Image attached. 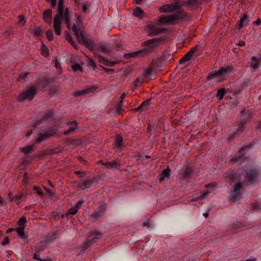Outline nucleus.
I'll use <instances>...</instances> for the list:
<instances>
[{
    "instance_id": "obj_58",
    "label": "nucleus",
    "mask_w": 261,
    "mask_h": 261,
    "mask_svg": "<svg viewBox=\"0 0 261 261\" xmlns=\"http://www.w3.org/2000/svg\"><path fill=\"white\" fill-rule=\"evenodd\" d=\"M261 23V20L260 19H257L256 21L253 22V24L254 25H259Z\"/></svg>"
},
{
    "instance_id": "obj_36",
    "label": "nucleus",
    "mask_w": 261,
    "mask_h": 261,
    "mask_svg": "<svg viewBox=\"0 0 261 261\" xmlns=\"http://www.w3.org/2000/svg\"><path fill=\"white\" fill-rule=\"evenodd\" d=\"M78 211V210L75 207H71L68 211L67 213V215H75Z\"/></svg>"
},
{
    "instance_id": "obj_33",
    "label": "nucleus",
    "mask_w": 261,
    "mask_h": 261,
    "mask_svg": "<svg viewBox=\"0 0 261 261\" xmlns=\"http://www.w3.org/2000/svg\"><path fill=\"white\" fill-rule=\"evenodd\" d=\"M54 33L53 30L49 29L47 31L46 33V36L47 39L49 41L53 40Z\"/></svg>"
},
{
    "instance_id": "obj_5",
    "label": "nucleus",
    "mask_w": 261,
    "mask_h": 261,
    "mask_svg": "<svg viewBox=\"0 0 261 261\" xmlns=\"http://www.w3.org/2000/svg\"><path fill=\"white\" fill-rule=\"evenodd\" d=\"M58 128L59 127L56 125L48 124L42 126L40 129L39 136L36 139V142L40 143L55 134Z\"/></svg>"
},
{
    "instance_id": "obj_1",
    "label": "nucleus",
    "mask_w": 261,
    "mask_h": 261,
    "mask_svg": "<svg viewBox=\"0 0 261 261\" xmlns=\"http://www.w3.org/2000/svg\"><path fill=\"white\" fill-rule=\"evenodd\" d=\"M72 13V11L69 8L64 7V0L59 1L57 14L55 16L53 21L55 33L57 35L61 34L62 20L64 21L68 29H72L79 42L83 43L90 50H93L95 46V43L91 40L87 38L84 35V32L81 30V27L83 25L82 17L80 15H76V24L73 23L72 25L70 18Z\"/></svg>"
},
{
    "instance_id": "obj_7",
    "label": "nucleus",
    "mask_w": 261,
    "mask_h": 261,
    "mask_svg": "<svg viewBox=\"0 0 261 261\" xmlns=\"http://www.w3.org/2000/svg\"><path fill=\"white\" fill-rule=\"evenodd\" d=\"M242 120L239 123L238 127L234 131L232 135L230 137V140H232L236 136L240 135L244 130V126L249 121L250 118L251 113L249 111L243 110L241 112Z\"/></svg>"
},
{
    "instance_id": "obj_29",
    "label": "nucleus",
    "mask_w": 261,
    "mask_h": 261,
    "mask_svg": "<svg viewBox=\"0 0 261 261\" xmlns=\"http://www.w3.org/2000/svg\"><path fill=\"white\" fill-rule=\"evenodd\" d=\"M192 173V169L190 167H187L184 173V178H187L190 177Z\"/></svg>"
},
{
    "instance_id": "obj_31",
    "label": "nucleus",
    "mask_w": 261,
    "mask_h": 261,
    "mask_svg": "<svg viewBox=\"0 0 261 261\" xmlns=\"http://www.w3.org/2000/svg\"><path fill=\"white\" fill-rule=\"evenodd\" d=\"M71 68L72 70L74 71H80L82 72L83 70L82 67L80 64L77 63L73 64L71 65Z\"/></svg>"
},
{
    "instance_id": "obj_17",
    "label": "nucleus",
    "mask_w": 261,
    "mask_h": 261,
    "mask_svg": "<svg viewBox=\"0 0 261 261\" xmlns=\"http://www.w3.org/2000/svg\"><path fill=\"white\" fill-rule=\"evenodd\" d=\"M225 75V71L221 67L217 71L210 72L207 75V80H212L217 77H223Z\"/></svg>"
},
{
    "instance_id": "obj_59",
    "label": "nucleus",
    "mask_w": 261,
    "mask_h": 261,
    "mask_svg": "<svg viewBox=\"0 0 261 261\" xmlns=\"http://www.w3.org/2000/svg\"><path fill=\"white\" fill-rule=\"evenodd\" d=\"M46 191L47 193L49 194L50 196H53L54 193L52 192V191L49 189H46Z\"/></svg>"
},
{
    "instance_id": "obj_54",
    "label": "nucleus",
    "mask_w": 261,
    "mask_h": 261,
    "mask_svg": "<svg viewBox=\"0 0 261 261\" xmlns=\"http://www.w3.org/2000/svg\"><path fill=\"white\" fill-rule=\"evenodd\" d=\"M150 99H146L143 102V105H144V106H148V105H150Z\"/></svg>"
},
{
    "instance_id": "obj_48",
    "label": "nucleus",
    "mask_w": 261,
    "mask_h": 261,
    "mask_svg": "<svg viewBox=\"0 0 261 261\" xmlns=\"http://www.w3.org/2000/svg\"><path fill=\"white\" fill-rule=\"evenodd\" d=\"M9 243V239L8 237H5L3 241L2 242V245L3 246L6 245Z\"/></svg>"
},
{
    "instance_id": "obj_27",
    "label": "nucleus",
    "mask_w": 261,
    "mask_h": 261,
    "mask_svg": "<svg viewBox=\"0 0 261 261\" xmlns=\"http://www.w3.org/2000/svg\"><path fill=\"white\" fill-rule=\"evenodd\" d=\"M226 93L225 89L224 88H221L218 90L216 96L219 100H222Z\"/></svg>"
},
{
    "instance_id": "obj_49",
    "label": "nucleus",
    "mask_w": 261,
    "mask_h": 261,
    "mask_svg": "<svg viewBox=\"0 0 261 261\" xmlns=\"http://www.w3.org/2000/svg\"><path fill=\"white\" fill-rule=\"evenodd\" d=\"M116 111L117 113L120 114L123 111V109L120 106H116Z\"/></svg>"
},
{
    "instance_id": "obj_22",
    "label": "nucleus",
    "mask_w": 261,
    "mask_h": 261,
    "mask_svg": "<svg viewBox=\"0 0 261 261\" xmlns=\"http://www.w3.org/2000/svg\"><path fill=\"white\" fill-rule=\"evenodd\" d=\"M249 21V17L247 15H244L237 23L238 29H241L244 26L247 25V23Z\"/></svg>"
},
{
    "instance_id": "obj_56",
    "label": "nucleus",
    "mask_w": 261,
    "mask_h": 261,
    "mask_svg": "<svg viewBox=\"0 0 261 261\" xmlns=\"http://www.w3.org/2000/svg\"><path fill=\"white\" fill-rule=\"evenodd\" d=\"M104 70L107 72H108L109 74H112V73H114V70L112 69H108V68H105Z\"/></svg>"
},
{
    "instance_id": "obj_39",
    "label": "nucleus",
    "mask_w": 261,
    "mask_h": 261,
    "mask_svg": "<svg viewBox=\"0 0 261 261\" xmlns=\"http://www.w3.org/2000/svg\"><path fill=\"white\" fill-rule=\"evenodd\" d=\"M42 50L43 56L45 57H47L49 55L48 50L47 48L45 46L43 45L42 46Z\"/></svg>"
},
{
    "instance_id": "obj_53",
    "label": "nucleus",
    "mask_w": 261,
    "mask_h": 261,
    "mask_svg": "<svg viewBox=\"0 0 261 261\" xmlns=\"http://www.w3.org/2000/svg\"><path fill=\"white\" fill-rule=\"evenodd\" d=\"M78 160L81 162L82 163H83V164L84 165H86V163H87V161L84 159H83L82 156H79L77 158Z\"/></svg>"
},
{
    "instance_id": "obj_8",
    "label": "nucleus",
    "mask_w": 261,
    "mask_h": 261,
    "mask_svg": "<svg viewBox=\"0 0 261 261\" xmlns=\"http://www.w3.org/2000/svg\"><path fill=\"white\" fill-rule=\"evenodd\" d=\"M101 178V177L100 175L94 177L93 178H91L90 176H86L85 178L80 179L77 184L78 187L83 190H85L95 187Z\"/></svg>"
},
{
    "instance_id": "obj_12",
    "label": "nucleus",
    "mask_w": 261,
    "mask_h": 261,
    "mask_svg": "<svg viewBox=\"0 0 261 261\" xmlns=\"http://www.w3.org/2000/svg\"><path fill=\"white\" fill-rule=\"evenodd\" d=\"M195 52V47H193L186 53L179 61V64H186L190 61H194V54Z\"/></svg>"
},
{
    "instance_id": "obj_9",
    "label": "nucleus",
    "mask_w": 261,
    "mask_h": 261,
    "mask_svg": "<svg viewBox=\"0 0 261 261\" xmlns=\"http://www.w3.org/2000/svg\"><path fill=\"white\" fill-rule=\"evenodd\" d=\"M37 93V89L35 86L28 87L25 90L19 94L18 100L23 101L24 100H32Z\"/></svg>"
},
{
    "instance_id": "obj_46",
    "label": "nucleus",
    "mask_w": 261,
    "mask_h": 261,
    "mask_svg": "<svg viewBox=\"0 0 261 261\" xmlns=\"http://www.w3.org/2000/svg\"><path fill=\"white\" fill-rule=\"evenodd\" d=\"M66 39L71 45H74V42L72 37L69 35L66 36Z\"/></svg>"
},
{
    "instance_id": "obj_10",
    "label": "nucleus",
    "mask_w": 261,
    "mask_h": 261,
    "mask_svg": "<svg viewBox=\"0 0 261 261\" xmlns=\"http://www.w3.org/2000/svg\"><path fill=\"white\" fill-rule=\"evenodd\" d=\"M101 232L94 230L87 238L86 242L83 246V250H86L93 243L96 242L101 237Z\"/></svg>"
},
{
    "instance_id": "obj_40",
    "label": "nucleus",
    "mask_w": 261,
    "mask_h": 261,
    "mask_svg": "<svg viewBox=\"0 0 261 261\" xmlns=\"http://www.w3.org/2000/svg\"><path fill=\"white\" fill-rule=\"evenodd\" d=\"M97 59L100 63H102L104 65H105V64L107 63V62L108 61V60L105 59V57H103V56H100V55H99L97 57Z\"/></svg>"
},
{
    "instance_id": "obj_19",
    "label": "nucleus",
    "mask_w": 261,
    "mask_h": 261,
    "mask_svg": "<svg viewBox=\"0 0 261 261\" xmlns=\"http://www.w3.org/2000/svg\"><path fill=\"white\" fill-rule=\"evenodd\" d=\"M171 172V170L169 168V167H167L166 169H164L159 176L160 182H162L166 179H169L170 177Z\"/></svg>"
},
{
    "instance_id": "obj_2",
    "label": "nucleus",
    "mask_w": 261,
    "mask_h": 261,
    "mask_svg": "<svg viewBox=\"0 0 261 261\" xmlns=\"http://www.w3.org/2000/svg\"><path fill=\"white\" fill-rule=\"evenodd\" d=\"M182 5H184L192 10L196 8L199 4V0H186L182 2ZM181 5L178 2L164 5L160 8L161 12L168 13L175 10H177L175 14L169 15L162 16L156 20L155 24H149L146 26V31L149 36H155L162 33L164 29L157 27L156 25L163 24L168 25L174 24L176 21L181 17V12L179 10Z\"/></svg>"
},
{
    "instance_id": "obj_52",
    "label": "nucleus",
    "mask_w": 261,
    "mask_h": 261,
    "mask_svg": "<svg viewBox=\"0 0 261 261\" xmlns=\"http://www.w3.org/2000/svg\"><path fill=\"white\" fill-rule=\"evenodd\" d=\"M194 47H195V52L194 54V59H195L196 57L200 55V52L197 50V46H195Z\"/></svg>"
},
{
    "instance_id": "obj_61",
    "label": "nucleus",
    "mask_w": 261,
    "mask_h": 261,
    "mask_svg": "<svg viewBox=\"0 0 261 261\" xmlns=\"http://www.w3.org/2000/svg\"><path fill=\"white\" fill-rule=\"evenodd\" d=\"M90 65L94 69H95L96 67L95 63H94L92 61H91Z\"/></svg>"
},
{
    "instance_id": "obj_25",
    "label": "nucleus",
    "mask_w": 261,
    "mask_h": 261,
    "mask_svg": "<svg viewBox=\"0 0 261 261\" xmlns=\"http://www.w3.org/2000/svg\"><path fill=\"white\" fill-rule=\"evenodd\" d=\"M20 151L25 154H29L33 152L35 150V145L32 144L28 145L24 147H21L20 149Z\"/></svg>"
},
{
    "instance_id": "obj_3",
    "label": "nucleus",
    "mask_w": 261,
    "mask_h": 261,
    "mask_svg": "<svg viewBox=\"0 0 261 261\" xmlns=\"http://www.w3.org/2000/svg\"><path fill=\"white\" fill-rule=\"evenodd\" d=\"M240 176L239 174L232 172L227 177L226 180L231 182H234L235 184L230 193L229 198L234 200L240 197L242 194L241 190L243 188V185L240 181Z\"/></svg>"
},
{
    "instance_id": "obj_41",
    "label": "nucleus",
    "mask_w": 261,
    "mask_h": 261,
    "mask_svg": "<svg viewBox=\"0 0 261 261\" xmlns=\"http://www.w3.org/2000/svg\"><path fill=\"white\" fill-rule=\"evenodd\" d=\"M74 174L76 175L79 176V178H82L84 177L85 172L84 171H74Z\"/></svg>"
},
{
    "instance_id": "obj_16",
    "label": "nucleus",
    "mask_w": 261,
    "mask_h": 261,
    "mask_svg": "<svg viewBox=\"0 0 261 261\" xmlns=\"http://www.w3.org/2000/svg\"><path fill=\"white\" fill-rule=\"evenodd\" d=\"M96 89L97 88L95 86H88L84 89L75 92L73 95L76 97L85 95L87 94L93 93L96 91Z\"/></svg>"
},
{
    "instance_id": "obj_43",
    "label": "nucleus",
    "mask_w": 261,
    "mask_h": 261,
    "mask_svg": "<svg viewBox=\"0 0 261 261\" xmlns=\"http://www.w3.org/2000/svg\"><path fill=\"white\" fill-rule=\"evenodd\" d=\"M33 258L36 259L40 261L41 258L40 257V251H37L34 254Z\"/></svg>"
},
{
    "instance_id": "obj_32",
    "label": "nucleus",
    "mask_w": 261,
    "mask_h": 261,
    "mask_svg": "<svg viewBox=\"0 0 261 261\" xmlns=\"http://www.w3.org/2000/svg\"><path fill=\"white\" fill-rule=\"evenodd\" d=\"M54 117V113L53 112H49L43 117V120L48 121Z\"/></svg>"
},
{
    "instance_id": "obj_23",
    "label": "nucleus",
    "mask_w": 261,
    "mask_h": 261,
    "mask_svg": "<svg viewBox=\"0 0 261 261\" xmlns=\"http://www.w3.org/2000/svg\"><path fill=\"white\" fill-rule=\"evenodd\" d=\"M250 65V67L254 69H258L260 67V63L257 57L253 56L251 58Z\"/></svg>"
},
{
    "instance_id": "obj_37",
    "label": "nucleus",
    "mask_w": 261,
    "mask_h": 261,
    "mask_svg": "<svg viewBox=\"0 0 261 261\" xmlns=\"http://www.w3.org/2000/svg\"><path fill=\"white\" fill-rule=\"evenodd\" d=\"M28 73H21L18 78V80L20 82H22L25 79Z\"/></svg>"
},
{
    "instance_id": "obj_14",
    "label": "nucleus",
    "mask_w": 261,
    "mask_h": 261,
    "mask_svg": "<svg viewBox=\"0 0 261 261\" xmlns=\"http://www.w3.org/2000/svg\"><path fill=\"white\" fill-rule=\"evenodd\" d=\"M252 145H247L241 148L240 150V154L233 159V161L238 164H240L244 161L245 157L244 156V151L247 149L251 148Z\"/></svg>"
},
{
    "instance_id": "obj_4",
    "label": "nucleus",
    "mask_w": 261,
    "mask_h": 261,
    "mask_svg": "<svg viewBox=\"0 0 261 261\" xmlns=\"http://www.w3.org/2000/svg\"><path fill=\"white\" fill-rule=\"evenodd\" d=\"M164 42V39L162 37L154 38L147 40L142 42L144 48L141 50L136 53L139 57H143L147 54H151L155 51V48L162 43Z\"/></svg>"
},
{
    "instance_id": "obj_30",
    "label": "nucleus",
    "mask_w": 261,
    "mask_h": 261,
    "mask_svg": "<svg viewBox=\"0 0 261 261\" xmlns=\"http://www.w3.org/2000/svg\"><path fill=\"white\" fill-rule=\"evenodd\" d=\"M147 132L150 134V136L153 135L155 133V127L153 124L151 123L148 124Z\"/></svg>"
},
{
    "instance_id": "obj_42",
    "label": "nucleus",
    "mask_w": 261,
    "mask_h": 261,
    "mask_svg": "<svg viewBox=\"0 0 261 261\" xmlns=\"http://www.w3.org/2000/svg\"><path fill=\"white\" fill-rule=\"evenodd\" d=\"M18 19H19V23L21 25H24L26 23V21H25V20L24 17L22 15H19L18 16Z\"/></svg>"
},
{
    "instance_id": "obj_6",
    "label": "nucleus",
    "mask_w": 261,
    "mask_h": 261,
    "mask_svg": "<svg viewBox=\"0 0 261 261\" xmlns=\"http://www.w3.org/2000/svg\"><path fill=\"white\" fill-rule=\"evenodd\" d=\"M259 170L256 167L247 168L244 170L245 175V184L247 186H252L257 182Z\"/></svg>"
},
{
    "instance_id": "obj_15",
    "label": "nucleus",
    "mask_w": 261,
    "mask_h": 261,
    "mask_svg": "<svg viewBox=\"0 0 261 261\" xmlns=\"http://www.w3.org/2000/svg\"><path fill=\"white\" fill-rule=\"evenodd\" d=\"M206 189L205 191L203 192L199 196H197L196 197H194L192 199V202L200 201L202 199H205L207 195L211 193L212 191V189L213 187L211 185H207L206 186Z\"/></svg>"
},
{
    "instance_id": "obj_21",
    "label": "nucleus",
    "mask_w": 261,
    "mask_h": 261,
    "mask_svg": "<svg viewBox=\"0 0 261 261\" xmlns=\"http://www.w3.org/2000/svg\"><path fill=\"white\" fill-rule=\"evenodd\" d=\"M67 125L69 126L68 129L64 132V135L67 136L70 133L74 132L77 128V122L76 121H69Z\"/></svg>"
},
{
    "instance_id": "obj_20",
    "label": "nucleus",
    "mask_w": 261,
    "mask_h": 261,
    "mask_svg": "<svg viewBox=\"0 0 261 261\" xmlns=\"http://www.w3.org/2000/svg\"><path fill=\"white\" fill-rule=\"evenodd\" d=\"M13 231H16L20 238L22 239H25L28 238V235L25 234L24 231H23V228L20 227H17L15 228H9L7 230V232L10 233Z\"/></svg>"
},
{
    "instance_id": "obj_11",
    "label": "nucleus",
    "mask_w": 261,
    "mask_h": 261,
    "mask_svg": "<svg viewBox=\"0 0 261 261\" xmlns=\"http://www.w3.org/2000/svg\"><path fill=\"white\" fill-rule=\"evenodd\" d=\"M106 210V205L105 204L99 205L97 210L90 214L91 220L93 222L95 221L103 215Z\"/></svg>"
},
{
    "instance_id": "obj_57",
    "label": "nucleus",
    "mask_w": 261,
    "mask_h": 261,
    "mask_svg": "<svg viewBox=\"0 0 261 261\" xmlns=\"http://www.w3.org/2000/svg\"><path fill=\"white\" fill-rule=\"evenodd\" d=\"M82 7L84 12H86L87 10V7L85 3L82 4Z\"/></svg>"
},
{
    "instance_id": "obj_62",
    "label": "nucleus",
    "mask_w": 261,
    "mask_h": 261,
    "mask_svg": "<svg viewBox=\"0 0 261 261\" xmlns=\"http://www.w3.org/2000/svg\"><path fill=\"white\" fill-rule=\"evenodd\" d=\"M253 207L254 208V209H258V208H260L259 207V205L258 203H254L253 204Z\"/></svg>"
},
{
    "instance_id": "obj_24",
    "label": "nucleus",
    "mask_w": 261,
    "mask_h": 261,
    "mask_svg": "<svg viewBox=\"0 0 261 261\" xmlns=\"http://www.w3.org/2000/svg\"><path fill=\"white\" fill-rule=\"evenodd\" d=\"M104 166L108 169H119L120 165L116 161H113L112 162H107L105 163Z\"/></svg>"
},
{
    "instance_id": "obj_34",
    "label": "nucleus",
    "mask_w": 261,
    "mask_h": 261,
    "mask_svg": "<svg viewBox=\"0 0 261 261\" xmlns=\"http://www.w3.org/2000/svg\"><path fill=\"white\" fill-rule=\"evenodd\" d=\"M222 68L224 70L225 75L229 74L233 70L232 66L230 65H228L225 67H222Z\"/></svg>"
},
{
    "instance_id": "obj_26",
    "label": "nucleus",
    "mask_w": 261,
    "mask_h": 261,
    "mask_svg": "<svg viewBox=\"0 0 261 261\" xmlns=\"http://www.w3.org/2000/svg\"><path fill=\"white\" fill-rule=\"evenodd\" d=\"M133 15L139 18L142 19L144 15V11L139 7H137L134 11Z\"/></svg>"
},
{
    "instance_id": "obj_18",
    "label": "nucleus",
    "mask_w": 261,
    "mask_h": 261,
    "mask_svg": "<svg viewBox=\"0 0 261 261\" xmlns=\"http://www.w3.org/2000/svg\"><path fill=\"white\" fill-rule=\"evenodd\" d=\"M43 18L44 22L49 25L53 22L52 10L50 9H46L43 12Z\"/></svg>"
},
{
    "instance_id": "obj_63",
    "label": "nucleus",
    "mask_w": 261,
    "mask_h": 261,
    "mask_svg": "<svg viewBox=\"0 0 261 261\" xmlns=\"http://www.w3.org/2000/svg\"><path fill=\"white\" fill-rule=\"evenodd\" d=\"M5 203L3 199L0 197V205H4Z\"/></svg>"
},
{
    "instance_id": "obj_45",
    "label": "nucleus",
    "mask_w": 261,
    "mask_h": 261,
    "mask_svg": "<svg viewBox=\"0 0 261 261\" xmlns=\"http://www.w3.org/2000/svg\"><path fill=\"white\" fill-rule=\"evenodd\" d=\"M100 49L104 53H108L111 51V48L109 46H108V49L104 46H101Z\"/></svg>"
},
{
    "instance_id": "obj_64",
    "label": "nucleus",
    "mask_w": 261,
    "mask_h": 261,
    "mask_svg": "<svg viewBox=\"0 0 261 261\" xmlns=\"http://www.w3.org/2000/svg\"><path fill=\"white\" fill-rule=\"evenodd\" d=\"M239 46H244L245 45V42L244 41H240L239 43Z\"/></svg>"
},
{
    "instance_id": "obj_28",
    "label": "nucleus",
    "mask_w": 261,
    "mask_h": 261,
    "mask_svg": "<svg viewBox=\"0 0 261 261\" xmlns=\"http://www.w3.org/2000/svg\"><path fill=\"white\" fill-rule=\"evenodd\" d=\"M27 220L24 217L20 218L18 221V227H22L23 228V231H24V228L25 227V224L27 223Z\"/></svg>"
},
{
    "instance_id": "obj_13",
    "label": "nucleus",
    "mask_w": 261,
    "mask_h": 261,
    "mask_svg": "<svg viewBox=\"0 0 261 261\" xmlns=\"http://www.w3.org/2000/svg\"><path fill=\"white\" fill-rule=\"evenodd\" d=\"M124 147L123 139L120 134L116 135L113 143V148L115 150L121 151Z\"/></svg>"
},
{
    "instance_id": "obj_35",
    "label": "nucleus",
    "mask_w": 261,
    "mask_h": 261,
    "mask_svg": "<svg viewBox=\"0 0 261 261\" xmlns=\"http://www.w3.org/2000/svg\"><path fill=\"white\" fill-rule=\"evenodd\" d=\"M33 189L40 196L43 197L44 196V193L40 187L37 186H34Z\"/></svg>"
},
{
    "instance_id": "obj_50",
    "label": "nucleus",
    "mask_w": 261,
    "mask_h": 261,
    "mask_svg": "<svg viewBox=\"0 0 261 261\" xmlns=\"http://www.w3.org/2000/svg\"><path fill=\"white\" fill-rule=\"evenodd\" d=\"M8 197L10 201L12 202L14 200V197H13L12 193L10 192L8 194Z\"/></svg>"
},
{
    "instance_id": "obj_38",
    "label": "nucleus",
    "mask_w": 261,
    "mask_h": 261,
    "mask_svg": "<svg viewBox=\"0 0 261 261\" xmlns=\"http://www.w3.org/2000/svg\"><path fill=\"white\" fill-rule=\"evenodd\" d=\"M41 33H42V30L39 27L36 28L34 31V36H39L41 35Z\"/></svg>"
},
{
    "instance_id": "obj_47",
    "label": "nucleus",
    "mask_w": 261,
    "mask_h": 261,
    "mask_svg": "<svg viewBox=\"0 0 261 261\" xmlns=\"http://www.w3.org/2000/svg\"><path fill=\"white\" fill-rule=\"evenodd\" d=\"M116 64V62H112V61H107V63L105 64V65L106 66H110V67H113L114 66L115 64Z\"/></svg>"
},
{
    "instance_id": "obj_51",
    "label": "nucleus",
    "mask_w": 261,
    "mask_h": 261,
    "mask_svg": "<svg viewBox=\"0 0 261 261\" xmlns=\"http://www.w3.org/2000/svg\"><path fill=\"white\" fill-rule=\"evenodd\" d=\"M22 197H23V194L18 195L16 196L15 197H14V201H16L20 200L22 198Z\"/></svg>"
},
{
    "instance_id": "obj_55",
    "label": "nucleus",
    "mask_w": 261,
    "mask_h": 261,
    "mask_svg": "<svg viewBox=\"0 0 261 261\" xmlns=\"http://www.w3.org/2000/svg\"><path fill=\"white\" fill-rule=\"evenodd\" d=\"M49 3H50L51 6L53 8H54L56 7L57 5V1L56 0H52L51 1L49 2Z\"/></svg>"
},
{
    "instance_id": "obj_44",
    "label": "nucleus",
    "mask_w": 261,
    "mask_h": 261,
    "mask_svg": "<svg viewBox=\"0 0 261 261\" xmlns=\"http://www.w3.org/2000/svg\"><path fill=\"white\" fill-rule=\"evenodd\" d=\"M83 203L84 200H81L77 202V203L74 206L79 210L81 207Z\"/></svg>"
},
{
    "instance_id": "obj_60",
    "label": "nucleus",
    "mask_w": 261,
    "mask_h": 261,
    "mask_svg": "<svg viewBox=\"0 0 261 261\" xmlns=\"http://www.w3.org/2000/svg\"><path fill=\"white\" fill-rule=\"evenodd\" d=\"M32 132H33V130H29L27 132V134H26V136L29 137H30L32 134Z\"/></svg>"
}]
</instances>
